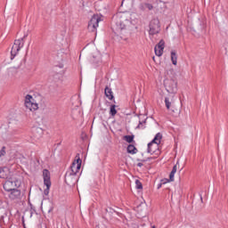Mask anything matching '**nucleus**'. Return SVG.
Returning a JSON list of instances; mask_svg holds the SVG:
<instances>
[{"mask_svg":"<svg viewBox=\"0 0 228 228\" xmlns=\"http://www.w3.org/2000/svg\"><path fill=\"white\" fill-rule=\"evenodd\" d=\"M114 26L112 28V31L116 35L120 36L126 33L128 28H131L133 24L131 22V13L129 12H118L113 16Z\"/></svg>","mask_w":228,"mask_h":228,"instance_id":"nucleus-1","label":"nucleus"},{"mask_svg":"<svg viewBox=\"0 0 228 228\" xmlns=\"http://www.w3.org/2000/svg\"><path fill=\"white\" fill-rule=\"evenodd\" d=\"M81 159L73 161L69 170L65 175V183L68 186H74L77 183V172L81 170Z\"/></svg>","mask_w":228,"mask_h":228,"instance_id":"nucleus-2","label":"nucleus"},{"mask_svg":"<svg viewBox=\"0 0 228 228\" xmlns=\"http://www.w3.org/2000/svg\"><path fill=\"white\" fill-rule=\"evenodd\" d=\"M26 37H28V36H24L23 37H21L20 39L14 40V44L11 50V60H13V58H15L17 56V54H19V51H20V49H22V47H24V42H25L24 38H26Z\"/></svg>","mask_w":228,"mask_h":228,"instance_id":"nucleus-3","label":"nucleus"},{"mask_svg":"<svg viewBox=\"0 0 228 228\" xmlns=\"http://www.w3.org/2000/svg\"><path fill=\"white\" fill-rule=\"evenodd\" d=\"M100 22H102V16L99 14L93 15V17L91 18L88 23V27H87L88 31H91V33H95V31H97V28H99Z\"/></svg>","mask_w":228,"mask_h":228,"instance_id":"nucleus-4","label":"nucleus"},{"mask_svg":"<svg viewBox=\"0 0 228 228\" xmlns=\"http://www.w3.org/2000/svg\"><path fill=\"white\" fill-rule=\"evenodd\" d=\"M19 187H20V181L17 179H10L4 183V190L9 192L17 190Z\"/></svg>","mask_w":228,"mask_h":228,"instance_id":"nucleus-5","label":"nucleus"},{"mask_svg":"<svg viewBox=\"0 0 228 228\" xmlns=\"http://www.w3.org/2000/svg\"><path fill=\"white\" fill-rule=\"evenodd\" d=\"M164 86L168 94H177V81L175 79H166L164 81Z\"/></svg>","mask_w":228,"mask_h":228,"instance_id":"nucleus-6","label":"nucleus"},{"mask_svg":"<svg viewBox=\"0 0 228 228\" xmlns=\"http://www.w3.org/2000/svg\"><path fill=\"white\" fill-rule=\"evenodd\" d=\"M161 138H163V135L161 134V133H158L155 135L154 139L150 143H148L149 154L154 153V143H155V147H158V145L161 143Z\"/></svg>","mask_w":228,"mask_h":228,"instance_id":"nucleus-7","label":"nucleus"},{"mask_svg":"<svg viewBox=\"0 0 228 228\" xmlns=\"http://www.w3.org/2000/svg\"><path fill=\"white\" fill-rule=\"evenodd\" d=\"M25 107L29 111H37L38 110V103L33 102V96L27 94L25 97Z\"/></svg>","mask_w":228,"mask_h":228,"instance_id":"nucleus-8","label":"nucleus"},{"mask_svg":"<svg viewBox=\"0 0 228 228\" xmlns=\"http://www.w3.org/2000/svg\"><path fill=\"white\" fill-rule=\"evenodd\" d=\"M44 184L46 186L45 190V195H49V190L51 189V173L47 169L43 170Z\"/></svg>","mask_w":228,"mask_h":228,"instance_id":"nucleus-9","label":"nucleus"},{"mask_svg":"<svg viewBox=\"0 0 228 228\" xmlns=\"http://www.w3.org/2000/svg\"><path fill=\"white\" fill-rule=\"evenodd\" d=\"M160 28H159V20H152L150 22V35H158L159 33Z\"/></svg>","mask_w":228,"mask_h":228,"instance_id":"nucleus-10","label":"nucleus"},{"mask_svg":"<svg viewBox=\"0 0 228 228\" xmlns=\"http://www.w3.org/2000/svg\"><path fill=\"white\" fill-rule=\"evenodd\" d=\"M94 8L98 12H102L103 13H106L108 12V3L104 2V0H99L94 4Z\"/></svg>","mask_w":228,"mask_h":228,"instance_id":"nucleus-11","label":"nucleus"},{"mask_svg":"<svg viewBox=\"0 0 228 228\" xmlns=\"http://www.w3.org/2000/svg\"><path fill=\"white\" fill-rule=\"evenodd\" d=\"M8 197L11 200L19 201L22 199V192L20 190L14 189L13 191H9Z\"/></svg>","mask_w":228,"mask_h":228,"instance_id":"nucleus-12","label":"nucleus"},{"mask_svg":"<svg viewBox=\"0 0 228 228\" xmlns=\"http://www.w3.org/2000/svg\"><path fill=\"white\" fill-rule=\"evenodd\" d=\"M165 49V41L160 40L159 44L155 46L154 51L156 56H163V50Z\"/></svg>","mask_w":228,"mask_h":228,"instance_id":"nucleus-13","label":"nucleus"},{"mask_svg":"<svg viewBox=\"0 0 228 228\" xmlns=\"http://www.w3.org/2000/svg\"><path fill=\"white\" fill-rule=\"evenodd\" d=\"M174 95H169L167 97L165 98V104H166V108L167 110H171V111H174Z\"/></svg>","mask_w":228,"mask_h":228,"instance_id":"nucleus-14","label":"nucleus"},{"mask_svg":"<svg viewBox=\"0 0 228 228\" xmlns=\"http://www.w3.org/2000/svg\"><path fill=\"white\" fill-rule=\"evenodd\" d=\"M10 174L8 167H0V179H7Z\"/></svg>","mask_w":228,"mask_h":228,"instance_id":"nucleus-15","label":"nucleus"},{"mask_svg":"<svg viewBox=\"0 0 228 228\" xmlns=\"http://www.w3.org/2000/svg\"><path fill=\"white\" fill-rule=\"evenodd\" d=\"M33 134L35 138H42L44 134V129H42L41 127H36L33 129Z\"/></svg>","mask_w":228,"mask_h":228,"instance_id":"nucleus-16","label":"nucleus"},{"mask_svg":"<svg viewBox=\"0 0 228 228\" xmlns=\"http://www.w3.org/2000/svg\"><path fill=\"white\" fill-rule=\"evenodd\" d=\"M105 95L107 98H109L110 101H113L115 99V96H113V91L109 86L105 87Z\"/></svg>","mask_w":228,"mask_h":228,"instance_id":"nucleus-17","label":"nucleus"},{"mask_svg":"<svg viewBox=\"0 0 228 228\" xmlns=\"http://www.w3.org/2000/svg\"><path fill=\"white\" fill-rule=\"evenodd\" d=\"M139 8L142 12H145V10H152V8H154V6H152V4H151L143 3L139 5Z\"/></svg>","mask_w":228,"mask_h":228,"instance_id":"nucleus-18","label":"nucleus"},{"mask_svg":"<svg viewBox=\"0 0 228 228\" xmlns=\"http://www.w3.org/2000/svg\"><path fill=\"white\" fill-rule=\"evenodd\" d=\"M171 61L173 65H177V53L175 51L171 52Z\"/></svg>","mask_w":228,"mask_h":228,"instance_id":"nucleus-19","label":"nucleus"},{"mask_svg":"<svg viewBox=\"0 0 228 228\" xmlns=\"http://www.w3.org/2000/svg\"><path fill=\"white\" fill-rule=\"evenodd\" d=\"M176 172H177V165H175V166L173 167V169H172L170 175H169V180H170L171 182L174 181V176L175 175V173H176Z\"/></svg>","mask_w":228,"mask_h":228,"instance_id":"nucleus-20","label":"nucleus"},{"mask_svg":"<svg viewBox=\"0 0 228 228\" xmlns=\"http://www.w3.org/2000/svg\"><path fill=\"white\" fill-rule=\"evenodd\" d=\"M136 147L134 145L130 144L127 146V152L128 154H136Z\"/></svg>","mask_w":228,"mask_h":228,"instance_id":"nucleus-21","label":"nucleus"},{"mask_svg":"<svg viewBox=\"0 0 228 228\" xmlns=\"http://www.w3.org/2000/svg\"><path fill=\"white\" fill-rule=\"evenodd\" d=\"M123 140H125V142H127V143H133V142H134V135H125L123 137Z\"/></svg>","mask_w":228,"mask_h":228,"instance_id":"nucleus-22","label":"nucleus"},{"mask_svg":"<svg viewBox=\"0 0 228 228\" xmlns=\"http://www.w3.org/2000/svg\"><path fill=\"white\" fill-rule=\"evenodd\" d=\"M110 115H111V117L117 115V105H110Z\"/></svg>","mask_w":228,"mask_h":228,"instance_id":"nucleus-23","label":"nucleus"},{"mask_svg":"<svg viewBox=\"0 0 228 228\" xmlns=\"http://www.w3.org/2000/svg\"><path fill=\"white\" fill-rule=\"evenodd\" d=\"M135 188L136 190H143V185L142 184V182L140 180H135Z\"/></svg>","mask_w":228,"mask_h":228,"instance_id":"nucleus-24","label":"nucleus"},{"mask_svg":"<svg viewBox=\"0 0 228 228\" xmlns=\"http://www.w3.org/2000/svg\"><path fill=\"white\" fill-rule=\"evenodd\" d=\"M3 156H6V147H2L0 151V158H3Z\"/></svg>","mask_w":228,"mask_h":228,"instance_id":"nucleus-25","label":"nucleus"},{"mask_svg":"<svg viewBox=\"0 0 228 228\" xmlns=\"http://www.w3.org/2000/svg\"><path fill=\"white\" fill-rule=\"evenodd\" d=\"M167 183H170V179H166L161 181V184H167Z\"/></svg>","mask_w":228,"mask_h":228,"instance_id":"nucleus-26","label":"nucleus"},{"mask_svg":"<svg viewBox=\"0 0 228 228\" xmlns=\"http://www.w3.org/2000/svg\"><path fill=\"white\" fill-rule=\"evenodd\" d=\"M142 124H143V123L139 122V125L137 126L138 129H142V128H143V126H142Z\"/></svg>","mask_w":228,"mask_h":228,"instance_id":"nucleus-27","label":"nucleus"},{"mask_svg":"<svg viewBox=\"0 0 228 228\" xmlns=\"http://www.w3.org/2000/svg\"><path fill=\"white\" fill-rule=\"evenodd\" d=\"M137 167H143V164L138 163V164H137Z\"/></svg>","mask_w":228,"mask_h":228,"instance_id":"nucleus-28","label":"nucleus"},{"mask_svg":"<svg viewBox=\"0 0 228 228\" xmlns=\"http://www.w3.org/2000/svg\"><path fill=\"white\" fill-rule=\"evenodd\" d=\"M51 211H53V208H50L48 209V213H51Z\"/></svg>","mask_w":228,"mask_h":228,"instance_id":"nucleus-29","label":"nucleus"},{"mask_svg":"<svg viewBox=\"0 0 228 228\" xmlns=\"http://www.w3.org/2000/svg\"><path fill=\"white\" fill-rule=\"evenodd\" d=\"M1 222H3V216H1L0 218V224H1Z\"/></svg>","mask_w":228,"mask_h":228,"instance_id":"nucleus-30","label":"nucleus"},{"mask_svg":"<svg viewBox=\"0 0 228 228\" xmlns=\"http://www.w3.org/2000/svg\"><path fill=\"white\" fill-rule=\"evenodd\" d=\"M134 228H140V226H138V225L135 224V225L134 226Z\"/></svg>","mask_w":228,"mask_h":228,"instance_id":"nucleus-31","label":"nucleus"},{"mask_svg":"<svg viewBox=\"0 0 228 228\" xmlns=\"http://www.w3.org/2000/svg\"><path fill=\"white\" fill-rule=\"evenodd\" d=\"M161 184H163V183H160L158 188H161Z\"/></svg>","mask_w":228,"mask_h":228,"instance_id":"nucleus-32","label":"nucleus"},{"mask_svg":"<svg viewBox=\"0 0 228 228\" xmlns=\"http://www.w3.org/2000/svg\"><path fill=\"white\" fill-rule=\"evenodd\" d=\"M123 4H124V1L121 2V5H123Z\"/></svg>","mask_w":228,"mask_h":228,"instance_id":"nucleus-33","label":"nucleus"},{"mask_svg":"<svg viewBox=\"0 0 228 228\" xmlns=\"http://www.w3.org/2000/svg\"><path fill=\"white\" fill-rule=\"evenodd\" d=\"M151 228H156V226H155V225H153Z\"/></svg>","mask_w":228,"mask_h":228,"instance_id":"nucleus-34","label":"nucleus"}]
</instances>
